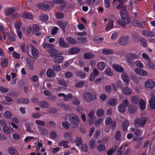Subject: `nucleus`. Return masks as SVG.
Wrapping results in <instances>:
<instances>
[{
	"mask_svg": "<svg viewBox=\"0 0 155 155\" xmlns=\"http://www.w3.org/2000/svg\"><path fill=\"white\" fill-rule=\"evenodd\" d=\"M42 116L41 114L39 113H36L33 114L32 115V117L35 118H38Z\"/></svg>",
	"mask_w": 155,
	"mask_h": 155,
	"instance_id": "61",
	"label": "nucleus"
},
{
	"mask_svg": "<svg viewBox=\"0 0 155 155\" xmlns=\"http://www.w3.org/2000/svg\"><path fill=\"white\" fill-rule=\"evenodd\" d=\"M104 111L102 108L97 109L96 111V115L98 117H101L103 116L104 114Z\"/></svg>",
	"mask_w": 155,
	"mask_h": 155,
	"instance_id": "33",
	"label": "nucleus"
},
{
	"mask_svg": "<svg viewBox=\"0 0 155 155\" xmlns=\"http://www.w3.org/2000/svg\"><path fill=\"white\" fill-rule=\"evenodd\" d=\"M6 34L8 39L11 41H15V38L12 33L9 32H7Z\"/></svg>",
	"mask_w": 155,
	"mask_h": 155,
	"instance_id": "32",
	"label": "nucleus"
},
{
	"mask_svg": "<svg viewBox=\"0 0 155 155\" xmlns=\"http://www.w3.org/2000/svg\"><path fill=\"white\" fill-rule=\"evenodd\" d=\"M88 115L89 117V122L91 124L94 121V118L95 117V111L93 110H91L88 114Z\"/></svg>",
	"mask_w": 155,
	"mask_h": 155,
	"instance_id": "10",
	"label": "nucleus"
},
{
	"mask_svg": "<svg viewBox=\"0 0 155 155\" xmlns=\"http://www.w3.org/2000/svg\"><path fill=\"white\" fill-rule=\"evenodd\" d=\"M134 71L136 74L141 76H145L147 74V72L146 70L138 68L135 69Z\"/></svg>",
	"mask_w": 155,
	"mask_h": 155,
	"instance_id": "7",
	"label": "nucleus"
},
{
	"mask_svg": "<svg viewBox=\"0 0 155 155\" xmlns=\"http://www.w3.org/2000/svg\"><path fill=\"white\" fill-rule=\"evenodd\" d=\"M147 121V119L145 117L136 118L134 120V125L138 127H142L145 124Z\"/></svg>",
	"mask_w": 155,
	"mask_h": 155,
	"instance_id": "3",
	"label": "nucleus"
},
{
	"mask_svg": "<svg viewBox=\"0 0 155 155\" xmlns=\"http://www.w3.org/2000/svg\"><path fill=\"white\" fill-rule=\"evenodd\" d=\"M58 42L60 48H68L69 47L68 44L63 39L61 38L59 39Z\"/></svg>",
	"mask_w": 155,
	"mask_h": 155,
	"instance_id": "9",
	"label": "nucleus"
},
{
	"mask_svg": "<svg viewBox=\"0 0 155 155\" xmlns=\"http://www.w3.org/2000/svg\"><path fill=\"white\" fill-rule=\"evenodd\" d=\"M123 93L127 95H131L132 92L131 90L127 87H124L123 89Z\"/></svg>",
	"mask_w": 155,
	"mask_h": 155,
	"instance_id": "42",
	"label": "nucleus"
},
{
	"mask_svg": "<svg viewBox=\"0 0 155 155\" xmlns=\"http://www.w3.org/2000/svg\"><path fill=\"white\" fill-rule=\"evenodd\" d=\"M117 23L121 27L125 28L126 27L125 23L122 20H119L117 21Z\"/></svg>",
	"mask_w": 155,
	"mask_h": 155,
	"instance_id": "63",
	"label": "nucleus"
},
{
	"mask_svg": "<svg viewBox=\"0 0 155 155\" xmlns=\"http://www.w3.org/2000/svg\"><path fill=\"white\" fill-rule=\"evenodd\" d=\"M29 48H30V46H27L24 43L22 44L21 46V49L22 51L24 52H25L26 51L28 54H29Z\"/></svg>",
	"mask_w": 155,
	"mask_h": 155,
	"instance_id": "27",
	"label": "nucleus"
},
{
	"mask_svg": "<svg viewBox=\"0 0 155 155\" xmlns=\"http://www.w3.org/2000/svg\"><path fill=\"white\" fill-rule=\"evenodd\" d=\"M81 149L82 151L86 152L88 150L87 146L86 144H83L81 146Z\"/></svg>",
	"mask_w": 155,
	"mask_h": 155,
	"instance_id": "64",
	"label": "nucleus"
},
{
	"mask_svg": "<svg viewBox=\"0 0 155 155\" xmlns=\"http://www.w3.org/2000/svg\"><path fill=\"white\" fill-rule=\"evenodd\" d=\"M8 153L12 155H18V151L13 147H9L8 149Z\"/></svg>",
	"mask_w": 155,
	"mask_h": 155,
	"instance_id": "21",
	"label": "nucleus"
},
{
	"mask_svg": "<svg viewBox=\"0 0 155 155\" xmlns=\"http://www.w3.org/2000/svg\"><path fill=\"white\" fill-rule=\"evenodd\" d=\"M147 64L150 68L153 70L155 69V63L151 62L150 60L148 61Z\"/></svg>",
	"mask_w": 155,
	"mask_h": 155,
	"instance_id": "50",
	"label": "nucleus"
},
{
	"mask_svg": "<svg viewBox=\"0 0 155 155\" xmlns=\"http://www.w3.org/2000/svg\"><path fill=\"white\" fill-rule=\"evenodd\" d=\"M72 98V95L71 93H69L67 95H65V96L64 98V101H65L68 102L71 101Z\"/></svg>",
	"mask_w": 155,
	"mask_h": 155,
	"instance_id": "39",
	"label": "nucleus"
},
{
	"mask_svg": "<svg viewBox=\"0 0 155 155\" xmlns=\"http://www.w3.org/2000/svg\"><path fill=\"white\" fill-rule=\"evenodd\" d=\"M55 56L56 57L53 58V60L55 63L59 64L63 61L64 59L62 56H56V54H55Z\"/></svg>",
	"mask_w": 155,
	"mask_h": 155,
	"instance_id": "14",
	"label": "nucleus"
},
{
	"mask_svg": "<svg viewBox=\"0 0 155 155\" xmlns=\"http://www.w3.org/2000/svg\"><path fill=\"white\" fill-rule=\"evenodd\" d=\"M70 122V126L73 128L78 127L79 123V119L78 117L74 114H70L67 115Z\"/></svg>",
	"mask_w": 155,
	"mask_h": 155,
	"instance_id": "1",
	"label": "nucleus"
},
{
	"mask_svg": "<svg viewBox=\"0 0 155 155\" xmlns=\"http://www.w3.org/2000/svg\"><path fill=\"white\" fill-rule=\"evenodd\" d=\"M143 34L146 36L153 37L154 36V34L153 32L151 31H148L147 30H144L142 31Z\"/></svg>",
	"mask_w": 155,
	"mask_h": 155,
	"instance_id": "20",
	"label": "nucleus"
},
{
	"mask_svg": "<svg viewBox=\"0 0 155 155\" xmlns=\"http://www.w3.org/2000/svg\"><path fill=\"white\" fill-rule=\"evenodd\" d=\"M39 18L40 20L42 21H46L48 20V17L46 15L42 14L39 16Z\"/></svg>",
	"mask_w": 155,
	"mask_h": 155,
	"instance_id": "41",
	"label": "nucleus"
},
{
	"mask_svg": "<svg viewBox=\"0 0 155 155\" xmlns=\"http://www.w3.org/2000/svg\"><path fill=\"white\" fill-rule=\"evenodd\" d=\"M139 98L138 97L136 96H133L131 97V101L134 104H137L139 101Z\"/></svg>",
	"mask_w": 155,
	"mask_h": 155,
	"instance_id": "49",
	"label": "nucleus"
},
{
	"mask_svg": "<svg viewBox=\"0 0 155 155\" xmlns=\"http://www.w3.org/2000/svg\"><path fill=\"white\" fill-rule=\"evenodd\" d=\"M129 122L126 120H124L122 123V128L124 131H126L129 125Z\"/></svg>",
	"mask_w": 155,
	"mask_h": 155,
	"instance_id": "36",
	"label": "nucleus"
},
{
	"mask_svg": "<svg viewBox=\"0 0 155 155\" xmlns=\"http://www.w3.org/2000/svg\"><path fill=\"white\" fill-rule=\"evenodd\" d=\"M107 103L110 106H115L117 104L116 99L112 98L110 99L107 101Z\"/></svg>",
	"mask_w": 155,
	"mask_h": 155,
	"instance_id": "19",
	"label": "nucleus"
},
{
	"mask_svg": "<svg viewBox=\"0 0 155 155\" xmlns=\"http://www.w3.org/2000/svg\"><path fill=\"white\" fill-rule=\"evenodd\" d=\"M72 134L70 133L65 132L64 134V137L66 140H71L72 139Z\"/></svg>",
	"mask_w": 155,
	"mask_h": 155,
	"instance_id": "45",
	"label": "nucleus"
},
{
	"mask_svg": "<svg viewBox=\"0 0 155 155\" xmlns=\"http://www.w3.org/2000/svg\"><path fill=\"white\" fill-rule=\"evenodd\" d=\"M112 66L114 70L120 72L124 71L123 68L120 65L116 64H113Z\"/></svg>",
	"mask_w": 155,
	"mask_h": 155,
	"instance_id": "16",
	"label": "nucleus"
},
{
	"mask_svg": "<svg viewBox=\"0 0 155 155\" xmlns=\"http://www.w3.org/2000/svg\"><path fill=\"white\" fill-rule=\"evenodd\" d=\"M78 41L80 43H85L87 41V38L82 37H79L77 38Z\"/></svg>",
	"mask_w": 155,
	"mask_h": 155,
	"instance_id": "54",
	"label": "nucleus"
},
{
	"mask_svg": "<svg viewBox=\"0 0 155 155\" xmlns=\"http://www.w3.org/2000/svg\"><path fill=\"white\" fill-rule=\"evenodd\" d=\"M67 40L71 44H77V41L75 39L72 38L71 37H67Z\"/></svg>",
	"mask_w": 155,
	"mask_h": 155,
	"instance_id": "51",
	"label": "nucleus"
},
{
	"mask_svg": "<svg viewBox=\"0 0 155 155\" xmlns=\"http://www.w3.org/2000/svg\"><path fill=\"white\" fill-rule=\"evenodd\" d=\"M155 86V82L151 79L147 80L144 82V87L147 90L152 89Z\"/></svg>",
	"mask_w": 155,
	"mask_h": 155,
	"instance_id": "2",
	"label": "nucleus"
},
{
	"mask_svg": "<svg viewBox=\"0 0 155 155\" xmlns=\"http://www.w3.org/2000/svg\"><path fill=\"white\" fill-rule=\"evenodd\" d=\"M3 115L4 117L8 119L10 118L12 116L11 112L8 111H6L5 112Z\"/></svg>",
	"mask_w": 155,
	"mask_h": 155,
	"instance_id": "53",
	"label": "nucleus"
},
{
	"mask_svg": "<svg viewBox=\"0 0 155 155\" xmlns=\"http://www.w3.org/2000/svg\"><path fill=\"white\" fill-rule=\"evenodd\" d=\"M52 5L50 2H48L47 5L45 4H38L37 5V7L40 9L47 10L49 8V7Z\"/></svg>",
	"mask_w": 155,
	"mask_h": 155,
	"instance_id": "8",
	"label": "nucleus"
},
{
	"mask_svg": "<svg viewBox=\"0 0 155 155\" xmlns=\"http://www.w3.org/2000/svg\"><path fill=\"white\" fill-rule=\"evenodd\" d=\"M46 74L48 77L51 78L54 75L55 72L52 69L50 68L47 70Z\"/></svg>",
	"mask_w": 155,
	"mask_h": 155,
	"instance_id": "28",
	"label": "nucleus"
},
{
	"mask_svg": "<svg viewBox=\"0 0 155 155\" xmlns=\"http://www.w3.org/2000/svg\"><path fill=\"white\" fill-rule=\"evenodd\" d=\"M149 106L152 109H155V97H152L149 101Z\"/></svg>",
	"mask_w": 155,
	"mask_h": 155,
	"instance_id": "23",
	"label": "nucleus"
},
{
	"mask_svg": "<svg viewBox=\"0 0 155 155\" xmlns=\"http://www.w3.org/2000/svg\"><path fill=\"white\" fill-rule=\"evenodd\" d=\"M83 99L87 103H90L93 100L92 94L88 91L84 92L82 95Z\"/></svg>",
	"mask_w": 155,
	"mask_h": 155,
	"instance_id": "4",
	"label": "nucleus"
},
{
	"mask_svg": "<svg viewBox=\"0 0 155 155\" xmlns=\"http://www.w3.org/2000/svg\"><path fill=\"white\" fill-rule=\"evenodd\" d=\"M135 64L138 67L140 68H143V65L140 61H135Z\"/></svg>",
	"mask_w": 155,
	"mask_h": 155,
	"instance_id": "62",
	"label": "nucleus"
},
{
	"mask_svg": "<svg viewBox=\"0 0 155 155\" xmlns=\"http://www.w3.org/2000/svg\"><path fill=\"white\" fill-rule=\"evenodd\" d=\"M23 17L26 19H32L33 18L32 15L30 13L25 12L22 14Z\"/></svg>",
	"mask_w": 155,
	"mask_h": 155,
	"instance_id": "25",
	"label": "nucleus"
},
{
	"mask_svg": "<svg viewBox=\"0 0 155 155\" xmlns=\"http://www.w3.org/2000/svg\"><path fill=\"white\" fill-rule=\"evenodd\" d=\"M80 51V49L78 48H73L69 51V53L71 54H74L78 53Z\"/></svg>",
	"mask_w": 155,
	"mask_h": 155,
	"instance_id": "29",
	"label": "nucleus"
},
{
	"mask_svg": "<svg viewBox=\"0 0 155 155\" xmlns=\"http://www.w3.org/2000/svg\"><path fill=\"white\" fill-rule=\"evenodd\" d=\"M35 123L38 125V126H44L45 124V121L39 120H36L35 121Z\"/></svg>",
	"mask_w": 155,
	"mask_h": 155,
	"instance_id": "44",
	"label": "nucleus"
},
{
	"mask_svg": "<svg viewBox=\"0 0 155 155\" xmlns=\"http://www.w3.org/2000/svg\"><path fill=\"white\" fill-rule=\"evenodd\" d=\"M69 142L66 140H63L61 141L58 143V145L60 146H63L64 148L68 147Z\"/></svg>",
	"mask_w": 155,
	"mask_h": 155,
	"instance_id": "35",
	"label": "nucleus"
},
{
	"mask_svg": "<svg viewBox=\"0 0 155 155\" xmlns=\"http://www.w3.org/2000/svg\"><path fill=\"white\" fill-rule=\"evenodd\" d=\"M75 142L77 146H80L82 143V140L81 138L79 137H77L76 138L75 140Z\"/></svg>",
	"mask_w": 155,
	"mask_h": 155,
	"instance_id": "56",
	"label": "nucleus"
},
{
	"mask_svg": "<svg viewBox=\"0 0 155 155\" xmlns=\"http://www.w3.org/2000/svg\"><path fill=\"white\" fill-rule=\"evenodd\" d=\"M126 6L122 2H120L116 7L117 9L121 10L120 12L126 10Z\"/></svg>",
	"mask_w": 155,
	"mask_h": 155,
	"instance_id": "17",
	"label": "nucleus"
},
{
	"mask_svg": "<svg viewBox=\"0 0 155 155\" xmlns=\"http://www.w3.org/2000/svg\"><path fill=\"white\" fill-rule=\"evenodd\" d=\"M131 131L133 132L134 135L140 136L142 135V132L140 130L137 128H132L130 129Z\"/></svg>",
	"mask_w": 155,
	"mask_h": 155,
	"instance_id": "18",
	"label": "nucleus"
},
{
	"mask_svg": "<svg viewBox=\"0 0 155 155\" xmlns=\"http://www.w3.org/2000/svg\"><path fill=\"white\" fill-rule=\"evenodd\" d=\"M137 108L134 105H130L128 107L129 112L130 114L134 113L136 111Z\"/></svg>",
	"mask_w": 155,
	"mask_h": 155,
	"instance_id": "37",
	"label": "nucleus"
},
{
	"mask_svg": "<svg viewBox=\"0 0 155 155\" xmlns=\"http://www.w3.org/2000/svg\"><path fill=\"white\" fill-rule=\"evenodd\" d=\"M129 57L132 59H137L138 58V56L136 53H129L128 54Z\"/></svg>",
	"mask_w": 155,
	"mask_h": 155,
	"instance_id": "59",
	"label": "nucleus"
},
{
	"mask_svg": "<svg viewBox=\"0 0 155 155\" xmlns=\"http://www.w3.org/2000/svg\"><path fill=\"white\" fill-rule=\"evenodd\" d=\"M75 75L82 79L85 78L86 77V74L84 72L80 71H76Z\"/></svg>",
	"mask_w": 155,
	"mask_h": 155,
	"instance_id": "15",
	"label": "nucleus"
},
{
	"mask_svg": "<svg viewBox=\"0 0 155 155\" xmlns=\"http://www.w3.org/2000/svg\"><path fill=\"white\" fill-rule=\"evenodd\" d=\"M125 106L123 104H120L118 106V109L119 111L121 113H123L125 111Z\"/></svg>",
	"mask_w": 155,
	"mask_h": 155,
	"instance_id": "46",
	"label": "nucleus"
},
{
	"mask_svg": "<svg viewBox=\"0 0 155 155\" xmlns=\"http://www.w3.org/2000/svg\"><path fill=\"white\" fill-rule=\"evenodd\" d=\"M37 129L40 133L42 135H45L48 134V132L46 128L40 126H37Z\"/></svg>",
	"mask_w": 155,
	"mask_h": 155,
	"instance_id": "13",
	"label": "nucleus"
},
{
	"mask_svg": "<svg viewBox=\"0 0 155 155\" xmlns=\"http://www.w3.org/2000/svg\"><path fill=\"white\" fill-rule=\"evenodd\" d=\"M14 8H7L5 10V14L7 15H10L15 11Z\"/></svg>",
	"mask_w": 155,
	"mask_h": 155,
	"instance_id": "43",
	"label": "nucleus"
},
{
	"mask_svg": "<svg viewBox=\"0 0 155 155\" xmlns=\"http://www.w3.org/2000/svg\"><path fill=\"white\" fill-rule=\"evenodd\" d=\"M17 102L18 103L27 104L29 103V101L28 99L20 98L17 100Z\"/></svg>",
	"mask_w": 155,
	"mask_h": 155,
	"instance_id": "22",
	"label": "nucleus"
},
{
	"mask_svg": "<svg viewBox=\"0 0 155 155\" xmlns=\"http://www.w3.org/2000/svg\"><path fill=\"white\" fill-rule=\"evenodd\" d=\"M30 47L31 48V53L32 56L36 58L38 54V52L37 49L33 45H30Z\"/></svg>",
	"mask_w": 155,
	"mask_h": 155,
	"instance_id": "11",
	"label": "nucleus"
},
{
	"mask_svg": "<svg viewBox=\"0 0 155 155\" xmlns=\"http://www.w3.org/2000/svg\"><path fill=\"white\" fill-rule=\"evenodd\" d=\"M3 132L6 134H9L11 133L10 129L7 126V125L4 126L2 128Z\"/></svg>",
	"mask_w": 155,
	"mask_h": 155,
	"instance_id": "47",
	"label": "nucleus"
},
{
	"mask_svg": "<svg viewBox=\"0 0 155 155\" xmlns=\"http://www.w3.org/2000/svg\"><path fill=\"white\" fill-rule=\"evenodd\" d=\"M8 62L6 58H3L2 60L1 65L2 68H4L8 66Z\"/></svg>",
	"mask_w": 155,
	"mask_h": 155,
	"instance_id": "24",
	"label": "nucleus"
},
{
	"mask_svg": "<svg viewBox=\"0 0 155 155\" xmlns=\"http://www.w3.org/2000/svg\"><path fill=\"white\" fill-rule=\"evenodd\" d=\"M121 77L124 83L127 84L129 82L130 79L129 77L125 73H122L121 75Z\"/></svg>",
	"mask_w": 155,
	"mask_h": 155,
	"instance_id": "34",
	"label": "nucleus"
},
{
	"mask_svg": "<svg viewBox=\"0 0 155 155\" xmlns=\"http://www.w3.org/2000/svg\"><path fill=\"white\" fill-rule=\"evenodd\" d=\"M121 138V132L119 130L117 131L115 134V138L117 141L119 140Z\"/></svg>",
	"mask_w": 155,
	"mask_h": 155,
	"instance_id": "60",
	"label": "nucleus"
},
{
	"mask_svg": "<svg viewBox=\"0 0 155 155\" xmlns=\"http://www.w3.org/2000/svg\"><path fill=\"white\" fill-rule=\"evenodd\" d=\"M139 105L140 109L144 110L146 107V104L143 100L141 99L139 101Z\"/></svg>",
	"mask_w": 155,
	"mask_h": 155,
	"instance_id": "31",
	"label": "nucleus"
},
{
	"mask_svg": "<svg viewBox=\"0 0 155 155\" xmlns=\"http://www.w3.org/2000/svg\"><path fill=\"white\" fill-rule=\"evenodd\" d=\"M89 146L91 149H94L96 147L95 142L93 140H91L89 142Z\"/></svg>",
	"mask_w": 155,
	"mask_h": 155,
	"instance_id": "48",
	"label": "nucleus"
},
{
	"mask_svg": "<svg viewBox=\"0 0 155 155\" xmlns=\"http://www.w3.org/2000/svg\"><path fill=\"white\" fill-rule=\"evenodd\" d=\"M102 52L104 54L109 55L113 53V51L110 49L104 48L102 50Z\"/></svg>",
	"mask_w": 155,
	"mask_h": 155,
	"instance_id": "40",
	"label": "nucleus"
},
{
	"mask_svg": "<svg viewBox=\"0 0 155 155\" xmlns=\"http://www.w3.org/2000/svg\"><path fill=\"white\" fill-rule=\"evenodd\" d=\"M129 40V37L128 36H122L119 39L118 41L120 45H124L128 44Z\"/></svg>",
	"mask_w": 155,
	"mask_h": 155,
	"instance_id": "6",
	"label": "nucleus"
},
{
	"mask_svg": "<svg viewBox=\"0 0 155 155\" xmlns=\"http://www.w3.org/2000/svg\"><path fill=\"white\" fill-rule=\"evenodd\" d=\"M105 66V63L103 61L99 62L97 65V68L100 70H103Z\"/></svg>",
	"mask_w": 155,
	"mask_h": 155,
	"instance_id": "26",
	"label": "nucleus"
},
{
	"mask_svg": "<svg viewBox=\"0 0 155 155\" xmlns=\"http://www.w3.org/2000/svg\"><path fill=\"white\" fill-rule=\"evenodd\" d=\"M97 150L99 152L104 150L105 149V147L104 145L100 144L97 147Z\"/></svg>",
	"mask_w": 155,
	"mask_h": 155,
	"instance_id": "58",
	"label": "nucleus"
},
{
	"mask_svg": "<svg viewBox=\"0 0 155 155\" xmlns=\"http://www.w3.org/2000/svg\"><path fill=\"white\" fill-rule=\"evenodd\" d=\"M105 73L107 75L111 76L113 75V72L110 68H107L105 70Z\"/></svg>",
	"mask_w": 155,
	"mask_h": 155,
	"instance_id": "57",
	"label": "nucleus"
},
{
	"mask_svg": "<svg viewBox=\"0 0 155 155\" xmlns=\"http://www.w3.org/2000/svg\"><path fill=\"white\" fill-rule=\"evenodd\" d=\"M67 23L66 21L62 22L60 21L58 22V25L63 30L64 29V28L67 26Z\"/></svg>",
	"mask_w": 155,
	"mask_h": 155,
	"instance_id": "38",
	"label": "nucleus"
},
{
	"mask_svg": "<svg viewBox=\"0 0 155 155\" xmlns=\"http://www.w3.org/2000/svg\"><path fill=\"white\" fill-rule=\"evenodd\" d=\"M119 14L121 18L126 20L127 23L129 24L130 22L129 15L126 10H124L123 12H120Z\"/></svg>",
	"mask_w": 155,
	"mask_h": 155,
	"instance_id": "5",
	"label": "nucleus"
},
{
	"mask_svg": "<svg viewBox=\"0 0 155 155\" xmlns=\"http://www.w3.org/2000/svg\"><path fill=\"white\" fill-rule=\"evenodd\" d=\"M26 62L28 68L31 70L33 69V65L30 59H27Z\"/></svg>",
	"mask_w": 155,
	"mask_h": 155,
	"instance_id": "55",
	"label": "nucleus"
},
{
	"mask_svg": "<svg viewBox=\"0 0 155 155\" xmlns=\"http://www.w3.org/2000/svg\"><path fill=\"white\" fill-rule=\"evenodd\" d=\"M49 104L48 102L45 101H42L40 103V106L42 108H46L49 106Z\"/></svg>",
	"mask_w": 155,
	"mask_h": 155,
	"instance_id": "52",
	"label": "nucleus"
},
{
	"mask_svg": "<svg viewBox=\"0 0 155 155\" xmlns=\"http://www.w3.org/2000/svg\"><path fill=\"white\" fill-rule=\"evenodd\" d=\"M94 55L92 53L87 52L84 54L83 57L85 59H90L92 58Z\"/></svg>",
	"mask_w": 155,
	"mask_h": 155,
	"instance_id": "30",
	"label": "nucleus"
},
{
	"mask_svg": "<svg viewBox=\"0 0 155 155\" xmlns=\"http://www.w3.org/2000/svg\"><path fill=\"white\" fill-rule=\"evenodd\" d=\"M114 27V21L112 20H110L106 25L105 30L106 31H107L113 28Z\"/></svg>",
	"mask_w": 155,
	"mask_h": 155,
	"instance_id": "12",
	"label": "nucleus"
}]
</instances>
